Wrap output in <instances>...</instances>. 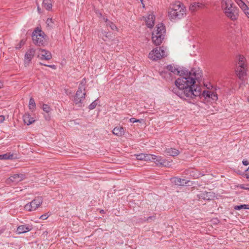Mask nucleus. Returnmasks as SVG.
I'll return each instance as SVG.
<instances>
[{
    "label": "nucleus",
    "instance_id": "f257e3e1",
    "mask_svg": "<svg viewBox=\"0 0 249 249\" xmlns=\"http://www.w3.org/2000/svg\"><path fill=\"white\" fill-rule=\"evenodd\" d=\"M166 69L180 76L175 81L177 87L174 89V91L181 98L191 102V100H194L200 95V88H195V84L196 81L199 82L202 77L201 71L196 69H192L191 71L186 69L178 71L171 65H168Z\"/></svg>",
    "mask_w": 249,
    "mask_h": 249
},
{
    "label": "nucleus",
    "instance_id": "f03ea898",
    "mask_svg": "<svg viewBox=\"0 0 249 249\" xmlns=\"http://www.w3.org/2000/svg\"><path fill=\"white\" fill-rule=\"evenodd\" d=\"M166 32L165 27L163 24L160 23L156 26V30L152 33V40L153 43L158 46L161 44Z\"/></svg>",
    "mask_w": 249,
    "mask_h": 249
},
{
    "label": "nucleus",
    "instance_id": "7ed1b4c3",
    "mask_svg": "<svg viewBox=\"0 0 249 249\" xmlns=\"http://www.w3.org/2000/svg\"><path fill=\"white\" fill-rule=\"evenodd\" d=\"M186 8L180 1L171 4L168 10V16H183L186 14Z\"/></svg>",
    "mask_w": 249,
    "mask_h": 249
},
{
    "label": "nucleus",
    "instance_id": "20e7f679",
    "mask_svg": "<svg viewBox=\"0 0 249 249\" xmlns=\"http://www.w3.org/2000/svg\"><path fill=\"white\" fill-rule=\"evenodd\" d=\"M32 40L33 43L37 46L44 45L45 42L46 35L43 31L39 27H36L32 33Z\"/></svg>",
    "mask_w": 249,
    "mask_h": 249
},
{
    "label": "nucleus",
    "instance_id": "39448f33",
    "mask_svg": "<svg viewBox=\"0 0 249 249\" xmlns=\"http://www.w3.org/2000/svg\"><path fill=\"white\" fill-rule=\"evenodd\" d=\"M222 6L225 14L231 16H238L239 9L235 6L231 0H223Z\"/></svg>",
    "mask_w": 249,
    "mask_h": 249
},
{
    "label": "nucleus",
    "instance_id": "423d86ee",
    "mask_svg": "<svg viewBox=\"0 0 249 249\" xmlns=\"http://www.w3.org/2000/svg\"><path fill=\"white\" fill-rule=\"evenodd\" d=\"M245 58L243 55H239L238 66L235 70L236 74L240 79L243 80L246 75V65L245 63Z\"/></svg>",
    "mask_w": 249,
    "mask_h": 249
},
{
    "label": "nucleus",
    "instance_id": "0eeeda50",
    "mask_svg": "<svg viewBox=\"0 0 249 249\" xmlns=\"http://www.w3.org/2000/svg\"><path fill=\"white\" fill-rule=\"evenodd\" d=\"M86 92L85 87L84 84L81 83L78 87L75 95L74 97L73 102L75 105H78V107H81L82 101L85 98Z\"/></svg>",
    "mask_w": 249,
    "mask_h": 249
},
{
    "label": "nucleus",
    "instance_id": "6e6552de",
    "mask_svg": "<svg viewBox=\"0 0 249 249\" xmlns=\"http://www.w3.org/2000/svg\"><path fill=\"white\" fill-rule=\"evenodd\" d=\"M167 54L162 47L156 48L151 51L148 55L149 59L152 60H158L166 56Z\"/></svg>",
    "mask_w": 249,
    "mask_h": 249
},
{
    "label": "nucleus",
    "instance_id": "1a4fd4ad",
    "mask_svg": "<svg viewBox=\"0 0 249 249\" xmlns=\"http://www.w3.org/2000/svg\"><path fill=\"white\" fill-rule=\"evenodd\" d=\"M42 203L41 197H36L24 206V209L28 212L35 211Z\"/></svg>",
    "mask_w": 249,
    "mask_h": 249
},
{
    "label": "nucleus",
    "instance_id": "9d476101",
    "mask_svg": "<svg viewBox=\"0 0 249 249\" xmlns=\"http://www.w3.org/2000/svg\"><path fill=\"white\" fill-rule=\"evenodd\" d=\"M151 156L150 161L154 162L158 166H169L170 165V161H167L160 156L157 157L154 155H151Z\"/></svg>",
    "mask_w": 249,
    "mask_h": 249
},
{
    "label": "nucleus",
    "instance_id": "9b49d317",
    "mask_svg": "<svg viewBox=\"0 0 249 249\" xmlns=\"http://www.w3.org/2000/svg\"><path fill=\"white\" fill-rule=\"evenodd\" d=\"M36 50L34 48H30L27 51L24 55V64L27 66L30 64L31 61L35 56Z\"/></svg>",
    "mask_w": 249,
    "mask_h": 249
},
{
    "label": "nucleus",
    "instance_id": "f8f14e48",
    "mask_svg": "<svg viewBox=\"0 0 249 249\" xmlns=\"http://www.w3.org/2000/svg\"><path fill=\"white\" fill-rule=\"evenodd\" d=\"M26 178L25 174H16L11 176L7 180V182H15L18 183L21 181L23 180Z\"/></svg>",
    "mask_w": 249,
    "mask_h": 249
},
{
    "label": "nucleus",
    "instance_id": "ddd939ff",
    "mask_svg": "<svg viewBox=\"0 0 249 249\" xmlns=\"http://www.w3.org/2000/svg\"><path fill=\"white\" fill-rule=\"evenodd\" d=\"M38 52L37 57L41 60H49L52 57L51 52L48 51L40 48Z\"/></svg>",
    "mask_w": 249,
    "mask_h": 249
},
{
    "label": "nucleus",
    "instance_id": "4468645a",
    "mask_svg": "<svg viewBox=\"0 0 249 249\" xmlns=\"http://www.w3.org/2000/svg\"><path fill=\"white\" fill-rule=\"evenodd\" d=\"M202 94L205 98H211L213 101H216L218 99L217 94L211 90H205Z\"/></svg>",
    "mask_w": 249,
    "mask_h": 249
},
{
    "label": "nucleus",
    "instance_id": "2eb2a0df",
    "mask_svg": "<svg viewBox=\"0 0 249 249\" xmlns=\"http://www.w3.org/2000/svg\"><path fill=\"white\" fill-rule=\"evenodd\" d=\"M31 226L27 225H22L19 226L17 230L18 234H20L29 231L31 230Z\"/></svg>",
    "mask_w": 249,
    "mask_h": 249
},
{
    "label": "nucleus",
    "instance_id": "dca6fc26",
    "mask_svg": "<svg viewBox=\"0 0 249 249\" xmlns=\"http://www.w3.org/2000/svg\"><path fill=\"white\" fill-rule=\"evenodd\" d=\"M23 120L24 123L28 125L34 123L36 121L35 118L33 117H31V115L29 113H26L23 116Z\"/></svg>",
    "mask_w": 249,
    "mask_h": 249
},
{
    "label": "nucleus",
    "instance_id": "f3484780",
    "mask_svg": "<svg viewBox=\"0 0 249 249\" xmlns=\"http://www.w3.org/2000/svg\"><path fill=\"white\" fill-rule=\"evenodd\" d=\"M112 133L117 136L121 137L125 133V128L123 126H116L113 129Z\"/></svg>",
    "mask_w": 249,
    "mask_h": 249
},
{
    "label": "nucleus",
    "instance_id": "a211bd4d",
    "mask_svg": "<svg viewBox=\"0 0 249 249\" xmlns=\"http://www.w3.org/2000/svg\"><path fill=\"white\" fill-rule=\"evenodd\" d=\"M171 180L172 183L178 186H183L184 184H187V183L188 182V181H187L186 180L178 177H174L171 178Z\"/></svg>",
    "mask_w": 249,
    "mask_h": 249
},
{
    "label": "nucleus",
    "instance_id": "6ab92c4d",
    "mask_svg": "<svg viewBox=\"0 0 249 249\" xmlns=\"http://www.w3.org/2000/svg\"><path fill=\"white\" fill-rule=\"evenodd\" d=\"M236 3L240 6L244 13L247 16L249 15V8L247 5L242 1V0H235Z\"/></svg>",
    "mask_w": 249,
    "mask_h": 249
},
{
    "label": "nucleus",
    "instance_id": "aec40b11",
    "mask_svg": "<svg viewBox=\"0 0 249 249\" xmlns=\"http://www.w3.org/2000/svg\"><path fill=\"white\" fill-rule=\"evenodd\" d=\"M155 17H145L144 20L147 27L152 28L155 24Z\"/></svg>",
    "mask_w": 249,
    "mask_h": 249
},
{
    "label": "nucleus",
    "instance_id": "412c9836",
    "mask_svg": "<svg viewBox=\"0 0 249 249\" xmlns=\"http://www.w3.org/2000/svg\"><path fill=\"white\" fill-rule=\"evenodd\" d=\"M210 193L206 191H201L197 194V197L199 199L210 200Z\"/></svg>",
    "mask_w": 249,
    "mask_h": 249
},
{
    "label": "nucleus",
    "instance_id": "4be33fe9",
    "mask_svg": "<svg viewBox=\"0 0 249 249\" xmlns=\"http://www.w3.org/2000/svg\"><path fill=\"white\" fill-rule=\"evenodd\" d=\"M165 153L168 156L174 157L178 155L179 153V152L176 149L169 148L166 149Z\"/></svg>",
    "mask_w": 249,
    "mask_h": 249
},
{
    "label": "nucleus",
    "instance_id": "5701e85b",
    "mask_svg": "<svg viewBox=\"0 0 249 249\" xmlns=\"http://www.w3.org/2000/svg\"><path fill=\"white\" fill-rule=\"evenodd\" d=\"M204 5L201 3L195 2L190 6L189 9L192 12H194L196 10H197V9H199V8H202L204 7Z\"/></svg>",
    "mask_w": 249,
    "mask_h": 249
},
{
    "label": "nucleus",
    "instance_id": "b1692460",
    "mask_svg": "<svg viewBox=\"0 0 249 249\" xmlns=\"http://www.w3.org/2000/svg\"><path fill=\"white\" fill-rule=\"evenodd\" d=\"M151 157V155L149 154H140L136 155V158L138 160H144L145 161H149L150 160V158Z\"/></svg>",
    "mask_w": 249,
    "mask_h": 249
},
{
    "label": "nucleus",
    "instance_id": "393cba45",
    "mask_svg": "<svg viewBox=\"0 0 249 249\" xmlns=\"http://www.w3.org/2000/svg\"><path fill=\"white\" fill-rule=\"evenodd\" d=\"M42 6L47 10L50 11L52 8V0H43Z\"/></svg>",
    "mask_w": 249,
    "mask_h": 249
},
{
    "label": "nucleus",
    "instance_id": "a878e982",
    "mask_svg": "<svg viewBox=\"0 0 249 249\" xmlns=\"http://www.w3.org/2000/svg\"><path fill=\"white\" fill-rule=\"evenodd\" d=\"M104 21L106 22L107 26H109L110 28L113 31H117L116 26L111 21L108 20L107 18H103Z\"/></svg>",
    "mask_w": 249,
    "mask_h": 249
},
{
    "label": "nucleus",
    "instance_id": "bb28decb",
    "mask_svg": "<svg viewBox=\"0 0 249 249\" xmlns=\"http://www.w3.org/2000/svg\"><path fill=\"white\" fill-rule=\"evenodd\" d=\"M36 105L35 101V100L33 98L31 97L30 99L29 103V108L32 112L34 111L36 109Z\"/></svg>",
    "mask_w": 249,
    "mask_h": 249
},
{
    "label": "nucleus",
    "instance_id": "cd10ccee",
    "mask_svg": "<svg viewBox=\"0 0 249 249\" xmlns=\"http://www.w3.org/2000/svg\"><path fill=\"white\" fill-rule=\"evenodd\" d=\"M13 155L10 153H6L2 155H0V160H8L13 158Z\"/></svg>",
    "mask_w": 249,
    "mask_h": 249
},
{
    "label": "nucleus",
    "instance_id": "c85d7f7f",
    "mask_svg": "<svg viewBox=\"0 0 249 249\" xmlns=\"http://www.w3.org/2000/svg\"><path fill=\"white\" fill-rule=\"evenodd\" d=\"M242 209H249V205L244 204V205L235 206L234 207V209L236 210H239Z\"/></svg>",
    "mask_w": 249,
    "mask_h": 249
},
{
    "label": "nucleus",
    "instance_id": "c756f323",
    "mask_svg": "<svg viewBox=\"0 0 249 249\" xmlns=\"http://www.w3.org/2000/svg\"><path fill=\"white\" fill-rule=\"evenodd\" d=\"M42 108L47 113H49L51 111V107L47 104H43Z\"/></svg>",
    "mask_w": 249,
    "mask_h": 249
},
{
    "label": "nucleus",
    "instance_id": "7c9ffc66",
    "mask_svg": "<svg viewBox=\"0 0 249 249\" xmlns=\"http://www.w3.org/2000/svg\"><path fill=\"white\" fill-rule=\"evenodd\" d=\"M46 24L48 27H52L53 24V21L52 18H48L46 20Z\"/></svg>",
    "mask_w": 249,
    "mask_h": 249
},
{
    "label": "nucleus",
    "instance_id": "2f4dec72",
    "mask_svg": "<svg viewBox=\"0 0 249 249\" xmlns=\"http://www.w3.org/2000/svg\"><path fill=\"white\" fill-rule=\"evenodd\" d=\"M97 105V103L96 102V101L95 100L89 105V108L90 110L93 109L96 107Z\"/></svg>",
    "mask_w": 249,
    "mask_h": 249
},
{
    "label": "nucleus",
    "instance_id": "473e14b6",
    "mask_svg": "<svg viewBox=\"0 0 249 249\" xmlns=\"http://www.w3.org/2000/svg\"><path fill=\"white\" fill-rule=\"evenodd\" d=\"M50 213H47L45 214H43L42 215H41L40 217H39V219H42V220H46L47 219L48 217L50 215Z\"/></svg>",
    "mask_w": 249,
    "mask_h": 249
},
{
    "label": "nucleus",
    "instance_id": "72a5a7b5",
    "mask_svg": "<svg viewBox=\"0 0 249 249\" xmlns=\"http://www.w3.org/2000/svg\"><path fill=\"white\" fill-rule=\"evenodd\" d=\"M25 42H26V40H24V39H22L20 42L19 43V44L16 46V48L17 49H20L21 48V47L22 46H23L25 43Z\"/></svg>",
    "mask_w": 249,
    "mask_h": 249
},
{
    "label": "nucleus",
    "instance_id": "f704fd0d",
    "mask_svg": "<svg viewBox=\"0 0 249 249\" xmlns=\"http://www.w3.org/2000/svg\"><path fill=\"white\" fill-rule=\"evenodd\" d=\"M103 34L106 38H109L111 37L110 33L107 32L105 31L103 33Z\"/></svg>",
    "mask_w": 249,
    "mask_h": 249
},
{
    "label": "nucleus",
    "instance_id": "c9c22d12",
    "mask_svg": "<svg viewBox=\"0 0 249 249\" xmlns=\"http://www.w3.org/2000/svg\"><path fill=\"white\" fill-rule=\"evenodd\" d=\"M130 121L131 123H136V122H140V120H137L134 118H131L130 119Z\"/></svg>",
    "mask_w": 249,
    "mask_h": 249
},
{
    "label": "nucleus",
    "instance_id": "e433bc0d",
    "mask_svg": "<svg viewBox=\"0 0 249 249\" xmlns=\"http://www.w3.org/2000/svg\"><path fill=\"white\" fill-rule=\"evenodd\" d=\"M40 65L47 66V67H50V68H51L53 69H55V66L54 65H46V64H43L42 63H40Z\"/></svg>",
    "mask_w": 249,
    "mask_h": 249
},
{
    "label": "nucleus",
    "instance_id": "4c0bfd02",
    "mask_svg": "<svg viewBox=\"0 0 249 249\" xmlns=\"http://www.w3.org/2000/svg\"><path fill=\"white\" fill-rule=\"evenodd\" d=\"M243 164L246 166H247L249 164V162L247 160H244L242 161Z\"/></svg>",
    "mask_w": 249,
    "mask_h": 249
},
{
    "label": "nucleus",
    "instance_id": "58836bf2",
    "mask_svg": "<svg viewBox=\"0 0 249 249\" xmlns=\"http://www.w3.org/2000/svg\"><path fill=\"white\" fill-rule=\"evenodd\" d=\"M5 120V117L3 115H0V123H3Z\"/></svg>",
    "mask_w": 249,
    "mask_h": 249
},
{
    "label": "nucleus",
    "instance_id": "ea45409f",
    "mask_svg": "<svg viewBox=\"0 0 249 249\" xmlns=\"http://www.w3.org/2000/svg\"><path fill=\"white\" fill-rule=\"evenodd\" d=\"M240 188L241 189H245V190H249V187H245L244 185H241L240 186Z\"/></svg>",
    "mask_w": 249,
    "mask_h": 249
},
{
    "label": "nucleus",
    "instance_id": "a19ab883",
    "mask_svg": "<svg viewBox=\"0 0 249 249\" xmlns=\"http://www.w3.org/2000/svg\"><path fill=\"white\" fill-rule=\"evenodd\" d=\"M204 175L203 174H201L200 173H199L198 175H196V176H194V177L196 178H199L200 177H201L202 176H203Z\"/></svg>",
    "mask_w": 249,
    "mask_h": 249
},
{
    "label": "nucleus",
    "instance_id": "79ce46f5",
    "mask_svg": "<svg viewBox=\"0 0 249 249\" xmlns=\"http://www.w3.org/2000/svg\"><path fill=\"white\" fill-rule=\"evenodd\" d=\"M245 177L249 180V173H246L245 174Z\"/></svg>",
    "mask_w": 249,
    "mask_h": 249
},
{
    "label": "nucleus",
    "instance_id": "37998d69",
    "mask_svg": "<svg viewBox=\"0 0 249 249\" xmlns=\"http://www.w3.org/2000/svg\"><path fill=\"white\" fill-rule=\"evenodd\" d=\"M231 20H235L237 19V18H236V17H232V16H231Z\"/></svg>",
    "mask_w": 249,
    "mask_h": 249
},
{
    "label": "nucleus",
    "instance_id": "c03bdc74",
    "mask_svg": "<svg viewBox=\"0 0 249 249\" xmlns=\"http://www.w3.org/2000/svg\"><path fill=\"white\" fill-rule=\"evenodd\" d=\"M153 217V216H149L147 218L146 220L148 221L149 219H151Z\"/></svg>",
    "mask_w": 249,
    "mask_h": 249
},
{
    "label": "nucleus",
    "instance_id": "a18cd8bd",
    "mask_svg": "<svg viewBox=\"0 0 249 249\" xmlns=\"http://www.w3.org/2000/svg\"><path fill=\"white\" fill-rule=\"evenodd\" d=\"M3 86L2 83L1 81H0V89Z\"/></svg>",
    "mask_w": 249,
    "mask_h": 249
},
{
    "label": "nucleus",
    "instance_id": "49530a36",
    "mask_svg": "<svg viewBox=\"0 0 249 249\" xmlns=\"http://www.w3.org/2000/svg\"><path fill=\"white\" fill-rule=\"evenodd\" d=\"M37 9H38V11L39 12V13H40V11H40V9L39 8V7H38Z\"/></svg>",
    "mask_w": 249,
    "mask_h": 249
},
{
    "label": "nucleus",
    "instance_id": "de8ad7c7",
    "mask_svg": "<svg viewBox=\"0 0 249 249\" xmlns=\"http://www.w3.org/2000/svg\"><path fill=\"white\" fill-rule=\"evenodd\" d=\"M248 101L249 102V96L248 97Z\"/></svg>",
    "mask_w": 249,
    "mask_h": 249
},
{
    "label": "nucleus",
    "instance_id": "09e8293b",
    "mask_svg": "<svg viewBox=\"0 0 249 249\" xmlns=\"http://www.w3.org/2000/svg\"><path fill=\"white\" fill-rule=\"evenodd\" d=\"M103 212H104V211H103V210H102V211H101V212H102V213H103Z\"/></svg>",
    "mask_w": 249,
    "mask_h": 249
},
{
    "label": "nucleus",
    "instance_id": "8fccbe9b",
    "mask_svg": "<svg viewBox=\"0 0 249 249\" xmlns=\"http://www.w3.org/2000/svg\"><path fill=\"white\" fill-rule=\"evenodd\" d=\"M153 16V15H149V16Z\"/></svg>",
    "mask_w": 249,
    "mask_h": 249
},
{
    "label": "nucleus",
    "instance_id": "3c124183",
    "mask_svg": "<svg viewBox=\"0 0 249 249\" xmlns=\"http://www.w3.org/2000/svg\"><path fill=\"white\" fill-rule=\"evenodd\" d=\"M141 1L142 2V0H141Z\"/></svg>",
    "mask_w": 249,
    "mask_h": 249
}]
</instances>
